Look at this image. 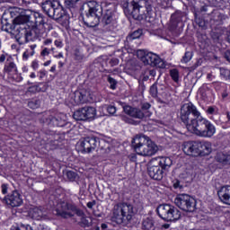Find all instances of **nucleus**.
I'll use <instances>...</instances> for the list:
<instances>
[{"label": "nucleus", "instance_id": "f257e3e1", "mask_svg": "<svg viewBox=\"0 0 230 230\" xmlns=\"http://www.w3.org/2000/svg\"><path fill=\"white\" fill-rule=\"evenodd\" d=\"M180 119L189 132L199 137H213L217 132L215 125L202 117L192 102L184 103L181 107Z\"/></svg>", "mask_w": 230, "mask_h": 230}, {"label": "nucleus", "instance_id": "f03ea898", "mask_svg": "<svg viewBox=\"0 0 230 230\" xmlns=\"http://www.w3.org/2000/svg\"><path fill=\"white\" fill-rule=\"evenodd\" d=\"M124 13L128 15H132L136 21H143L154 22L155 21V11L152 7V4L145 0H128L124 4Z\"/></svg>", "mask_w": 230, "mask_h": 230}, {"label": "nucleus", "instance_id": "7ed1b4c3", "mask_svg": "<svg viewBox=\"0 0 230 230\" xmlns=\"http://www.w3.org/2000/svg\"><path fill=\"white\" fill-rule=\"evenodd\" d=\"M131 146L136 154L143 157H152V155H155L159 151L157 145L145 135H137L133 138Z\"/></svg>", "mask_w": 230, "mask_h": 230}, {"label": "nucleus", "instance_id": "20e7f679", "mask_svg": "<svg viewBox=\"0 0 230 230\" xmlns=\"http://www.w3.org/2000/svg\"><path fill=\"white\" fill-rule=\"evenodd\" d=\"M172 162V158L168 156H158L153 158L148 165L147 173L154 181H163L164 172L170 170Z\"/></svg>", "mask_w": 230, "mask_h": 230}, {"label": "nucleus", "instance_id": "39448f33", "mask_svg": "<svg viewBox=\"0 0 230 230\" xmlns=\"http://www.w3.org/2000/svg\"><path fill=\"white\" fill-rule=\"evenodd\" d=\"M134 215H136L134 206L130 203L122 202L114 206L111 218L112 222L116 224H124V226H127V224H130L132 218H134Z\"/></svg>", "mask_w": 230, "mask_h": 230}, {"label": "nucleus", "instance_id": "423d86ee", "mask_svg": "<svg viewBox=\"0 0 230 230\" xmlns=\"http://www.w3.org/2000/svg\"><path fill=\"white\" fill-rule=\"evenodd\" d=\"M88 10L83 17V21L88 28H96L100 24V18L103 12V7L98 2H88Z\"/></svg>", "mask_w": 230, "mask_h": 230}, {"label": "nucleus", "instance_id": "0eeeda50", "mask_svg": "<svg viewBox=\"0 0 230 230\" xmlns=\"http://www.w3.org/2000/svg\"><path fill=\"white\" fill-rule=\"evenodd\" d=\"M41 8L44 13L54 21H60L66 17L64 7L60 4V2L57 0H44L41 3Z\"/></svg>", "mask_w": 230, "mask_h": 230}, {"label": "nucleus", "instance_id": "6e6552de", "mask_svg": "<svg viewBox=\"0 0 230 230\" xmlns=\"http://www.w3.org/2000/svg\"><path fill=\"white\" fill-rule=\"evenodd\" d=\"M156 213L164 222H177L181 219V213L179 208L170 204H161L156 208Z\"/></svg>", "mask_w": 230, "mask_h": 230}, {"label": "nucleus", "instance_id": "1a4fd4ad", "mask_svg": "<svg viewBox=\"0 0 230 230\" xmlns=\"http://www.w3.org/2000/svg\"><path fill=\"white\" fill-rule=\"evenodd\" d=\"M137 57L145 66L159 67L160 69H164V67H166L164 61L155 53L148 52L145 49H139L137 51Z\"/></svg>", "mask_w": 230, "mask_h": 230}, {"label": "nucleus", "instance_id": "9d476101", "mask_svg": "<svg viewBox=\"0 0 230 230\" xmlns=\"http://www.w3.org/2000/svg\"><path fill=\"white\" fill-rule=\"evenodd\" d=\"M73 213H75L77 217H84V210L78 208L75 203L61 201L58 203L56 208V215L62 218H71L74 217Z\"/></svg>", "mask_w": 230, "mask_h": 230}, {"label": "nucleus", "instance_id": "9b49d317", "mask_svg": "<svg viewBox=\"0 0 230 230\" xmlns=\"http://www.w3.org/2000/svg\"><path fill=\"white\" fill-rule=\"evenodd\" d=\"M174 204L187 213H193L197 208V200L188 194H178L174 199Z\"/></svg>", "mask_w": 230, "mask_h": 230}, {"label": "nucleus", "instance_id": "f8f14e48", "mask_svg": "<svg viewBox=\"0 0 230 230\" xmlns=\"http://www.w3.org/2000/svg\"><path fill=\"white\" fill-rule=\"evenodd\" d=\"M101 24L106 31H112L118 24V18H116V13L112 9H107L102 13Z\"/></svg>", "mask_w": 230, "mask_h": 230}, {"label": "nucleus", "instance_id": "ddd939ff", "mask_svg": "<svg viewBox=\"0 0 230 230\" xmlns=\"http://www.w3.org/2000/svg\"><path fill=\"white\" fill-rule=\"evenodd\" d=\"M17 19H19V16L13 20V23H10L8 22V20L6 18L2 17L1 24L3 31H6L7 33L15 35V37L17 38L19 35V31H21V27L22 26V22H24L23 21H19Z\"/></svg>", "mask_w": 230, "mask_h": 230}, {"label": "nucleus", "instance_id": "4468645a", "mask_svg": "<svg viewBox=\"0 0 230 230\" xmlns=\"http://www.w3.org/2000/svg\"><path fill=\"white\" fill-rule=\"evenodd\" d=\"M0 200L9 208H19L22 206V196L17 190H13L9 192L4 198L0 197Z\"/></svg>", "mask_w": 230, "mask_h": 230}, {"label": "nucleus", "instance_id": "2eb2a0df", "mask_svg": "<svg viewBox=\"0 0 230 230\" xmlns=\"http://www.w3.org/2000/svg\"><path fill=\"white\" fill-rule=\"evenodd\" d=\"M16 39L20 44L30 42V40H33V39H35V30L30 28L28 23L22 22Z\"/></svg>", "mask_w": 230, "mask_h": 230}, {"label": "nucleus", "instance_id": "dca6fc26", "mask_svg": "<svg viewBox=\"0 0 230 230\" xmlns=\"http://www.w3.org/2000/svg\"><path fill=\"white\" fill-rule=\"evenodd\" d=\"M100 143V138L96 137H84L80 144L83 152L85 154H91L93 150H96V146H98Z\"/></svg>", "mask_w": 230, "mask_h": 230}, {"label": "nucleus", "instance_id": "f3484780", "mask_svg": "<svg viewBox=\"0 0 230 230\" xmlns=\"http://www.w3.org/2000/svg\"><path fill=\"white\" fill-rule=\"evenodd\" d=\"M123 111L125 114H128L130 118H135V119H143V118H150L152 116V112H143L141 109L128 105L123 106Z\"/></svg>", "mask_w": 230, "mask_h": 230}, {"label": "nucleus", "instance_id": "a211bd4d", "mask_svg": "<svg viewBox=\"0 0 230 230\" xmlns=\"http://www.w3.org/2000/svg\"><path fill=\"white\" fill-rule=\"evenodd\" d=\"M34 22L36 26H44L46 22H44V18L41 16L39 13H25V14H20L18 16L17 21H23V22Z\"/></svg>", "mask_w": 230, "mask_h": 230}, {"label": "nucleus", "instance_id": "6ab92c4d", "mask_svg": "<svg viewBox=\"0 0 230 230\" xmlns=\"http://www.w3.org/2000/svg\"><path fill=\"white\" fill-rule=\"evenodd\" d=\"M75 102L77 105L94 102V95L89 90H82L81 92L75 93Z\"/></svg>", "mask_w": 230, "mask_h": 230}, {"label": "nucleus", "instance_id": "aec40b11", "mask_svg": "<svg viewBox=\"0 0 230 230\" xmlns=\"http://www.w3.org/2000/svg\"><path fill=\"white\" fill-rule=\"evenodd\" d=\"M182 150L186 155H192L193 157H197V155H199V141L184 142Z\"/></svg>", "mask_w": 230, "mask_h": 230}, {"label": "nucleus", "instance_id": "412c9836", "mask_svg": "<svg viewBox=\"0 0 230 230\" xmlns=\"http://www.w3.org/2000/svg\"><path fill=\"white\" fill-rule=\"evenodd\" d=\"M158 96H161L158 97L159 103L168 105L170 104V102H172V93L164 85H160V92Z\"/></svg>", "mask_w": 230, "mask_h": 230}, {"label": "nucleus", "instance_id": "4be33fe9", "mask_svg": "<svg viewBox=\"0 0 230 230\" xmlns=\"http://www.w3.org/2000/svg\"><path fill=\"white\" fill-rule=\"evenodd\" d=\"M217 195L219 197V200H221L223 204L230 206V185L221 187L217 191Z\"/></svg>", "mask_w": 230, "mask_h": 230}, {"label": "nucleus", "instance_id": "5701e85b", "mask_svg": "<svg viewBox=\"0 0 230 230\" xmlns=\"http://www.w3.org/2000/svg\"><path fill=\"white\" fill-rule=\"evenodd\" d=\"M212 151V145L208 141H198L199 155H209Z\"/></svg>", "mask_w": 230, "mask_h": 230}, {"label": "nucleus", "instance_id": "b1692460", "mask_svg": "<svg viewBox=\"0 0 230 230\" xmlns=\"http://www.w3.org/2000/svg\"><path fill=\"white\" fill-rule=\"evenodd\" d=\"M215 159L217 163L223 164V166L230 165V155L220 152L216 155Z\"/></svg>", "mask_w": 230, "mask_h": 230}, {"label": "nucleus", "instance_id": "393cba45", "mask_svg": "<svg viewBox=\"0 0 230 230\" xmlns=\"http://www.w3.org/2000/svg\"><path fill=\"white\" fill-rule=\"evenodd\" d=\"M182 17H184V13L182 12H176L171 16V24L173 28H177L180 22H182Z\"/></svg>", "mask_w": 230, "mask_h": 230}, {"label": "nucleus", "instance_id": "a878e982", "mask_svg": "<svg viewBox=\"0 0 230 230\" xmlns=\"http://www.w3.org/2000/svg\"><path fill=\"white\" fill-rule=\"evenodd\" d=\"M29 217L33 220H41L42 217H44V212L39 208H33L30 209Z\"/></svg>", "mask_w": 230, "mask_h": 230}, {"label": "nucleus", "instance_id": "bb28decb", "mask_svg": "<svg viewBox=\"0 0 230 230\" xmlns=\"http://www.w3.org/2000/svg\"><path fill=\"white\" fill-rule=\"evenodd\" d=\"M143 230H155V221L152 217H146L142 221Z\"/></svg>", "mask_w": 230, "mask_h": 230}, {"label": "nucleus", "instance_id": "cd10ccee", "mask_svg": "<svg viewBox=\"0 0 230 230\" xmlns=\"http://www.w3.org/2000/svg\"><path fill=\"white\" fill-rule=\"evenodd\" d=\"M73 118L74 119H75V121H87L84 108L79 109L75 111L73 114Z\"/></svg>", "mask_w": 230, "mask_h": 230}, {"label": "nucleus", "instance_id": "c85d7f7f", "mask_svg": "<svg viewBox=\"0 0 230 230\" xmlns=\"http://www.w3.org/2000/svg\"><path fill=\"white\" fill-rule=\"evenodd\" d=\"M81 217V221L78 223L81 227H91V224H93V219L91 217H85V214L84 213Z\"/></svg>", "mask_w": 230, "mask_h": 230}, {"label": "nucleus", "instance_id": "c756f323", "mask_svg": "<svg viewBox=\"0 0 230 230\" xmlns=\"http://www.w3.org/2000/svg\"><path fill=\"white\" fill-rule=\"evenodd\" d=\"M85 111L86 119H93L96 116V108L94 107H84Z\"/></svg>", "mask_w": 230, "mask_h": 230}, {"label": "nucleus", "instance_id": "7c9ffc66", "mask_svg": "<svg viewBox=\"0 0 230 230\" xmlns=\"http://www.w3.org/2000/svg\"><path fill=\"white\" fill-rule=\"evenodd\" d=\"M161 85L163 84H154L149 90V93L152 96V98H157V96H159V93H161Z\"/></svg>", "mask_w": 230, "mask_h": 230}, {"label": "nucleus", "instance_id": "2f4dec72", "mask_svg": "<svg viewBox=\"0 0 230 230\" xmlns=\"http://www.w3.org/2000/svg\"><path fill=\"white\" fill-rule=\"evenodd\" d=\"M4 71L5 73H12V71H17V66H15V63H13V61L6 62L4 67Z\"/></svg>", "mask_w": 230, "mask_h": 230}, {"label": "nucleus", "instance_id": "473e14b6", "mask_svg": "<svg viewBox=\"0 0 230 230\" xmlns=\"http://www.w3.org/2000/svg\"><path fill=\"white\" fill-rule=\"evenodd\" d=\"M143 35V30L138 29L135 31L133 33H131L129 36H128V40H134L136 39H139Z\"/></svg>", "mask_w": 230, "mask_h": 230}, {"label": "nucleus", "instance_id": "72a5a7b5", "mask_svg": "<svg viewBox=\"0 0 230 230\" xmlns=\"http://www.w3.org/2000/svg\"><path fill=\"white\" fill-rule=\"evenodd\" d=\"M80 0H65V6L68 9V10H73L75 8H76V4L79 2Z\"/></svg>", "mask_w": 230, "mask_h": 230}, {"label": "nucleus", "instance_id": "f704fd0d", "mask_svg": "<svg viewBox=\"0 0 230 230\" xmlns=\"http://www.w3.org/2000/svg\"><path fill=\"white\" fill-rule=\"evenodd\" d=\"M199 93L202 98H208V94L209 93V87L208 84H203L199 89Z\"/></svg>", "mask_w": 230, "mask_h": 230}, {"label": "nucleus", "instance_id": "c9c22d12", "mask_svg": "<svg viewBox=\"0 0 230 230\" xmlns=\"http://www.w3.org/2000/svg\"><path fill=\"white\" fill-rule=\"evenodd\" d=\"M191 58H193V51H186L181 62H182V64H188Z\"/></svg>", "mask_w": 230, "mask_h": 230}, {"label": "nucleus", "instance_id": "e433bc0d", "mask_svg": "<svg viewBox=\"0 0 230 230\" xmlns=\"http://www.w3.org/2000/svg\"><path fill=\"white\" fill-rule=\"evenodd\" d=\"M220 76L225 80H230V70L225 67L220 68Z\"/></svg>", "mask_w": 230, "mask_h": 230}, {"label": "nucleus", "instance_id": "4c0bfd02", "mask_svg": "<svg viewBox=\"0 0 230 230\" xmlns=\"http://www.w3.org/2000/svg\"><path fill=\"white\" fill-rule=\"evenodd\" d=\"M13 230H33L30 225H24L22 223L13 226Z\"/></svg>", "mask_w": 230, "mask_h": 230}, {"label": "nucleus", "instance_id": "58836bf2", "mask_svg": "<svg viewBox=\"0 0 230 230\" xmlns=\"http://www.w3.org/2000/svg\"><path fill=\"white\" fill-rule=\"evenodd\" d=\"M170 76L173 80V82H179V70L172 69L170 70Z\"/></svg>", "mask_w": 230, "mask_h": 230}, {"label": "nucleus", "instance_id": "ea45409f", "mask_svg": "<svg viewBox=\"0 0 230 230\" xmlns=\"http://www.w3.org/2000/svg\"><path fill=\"white\" fill-rule=\"evenodd\" d=\"M38 90L40 91V93H46V91H48V84L46 83H38Z\"/></svg>", "mask_w": 230, "mask_h": 230}, {"label": "nucleus", "instance_id": "a19ab883", "mask_svg": "<svg viewBox=\"0 0 230 230\" xmlns=\"http://www.w3.org/2000/svg\"><path fill=\"white\" fill-rule=\"evenodd\" d=\"M150 107H152V105L150 103L143 102V103H141L140 111H142V112H150Z\"/></svg>", "mask_w": 230, "mask_h": 230}, {"label": "nucleus", "instance_id": "79ce46f5", "mask_svg": "<svg viewBox=\"0 0 230 230\" xmlns=\"http://www.w3.org/2000/svg\"><path fill=\"white\" fill-rule=\"evenodd\" d=\"M106 111L109 114H111L112 116H114V114H116V106L111 104L106 106Z\"/></svg>", "mask_w": 230, "mask_h": 230}, {"label": "nucleus", "instance_id": "37998d69", "mask_svg": "<svg viewBox=\"0 0 230 230\" xmlns=\"http://www.w3.org/2000/svg\"><path fill=\"white\" fill-rule=\"evenodd\" d=\"M50 51H55V48L48 49V48H43V49L40 52L41 57H48L49 55Z\"/></svg>", "mask_w": 230, "mask_h": 230}, {"label": "nucleus", "instance_id": "c03bdc74", "mask_svg": "<svg viewBox=\"0 0 230 230\" xmlns=\"http://www.w3.org/2000/svg\"><path fill=\"white\" fill-rule=\"evenodd\" d=\"M108 82L111 84V89H112V90L116 89V85L118 84V82L116 81V79L109 76Z\"/></svg>", "mask_w": 230, "mask_h": 230}, {"label": "nucleus", "instance_id": "a18cd8bd", "mask_svg": "<svg viewBox=\"0 0 230 230\" xmlns=\"http://www.w3.org/2000/svg\"><path fill=\"white\" fill-rule=\"evenodd\" d=\"M28 93H31L32 94H35V93H40V92L39 91V86H38V84H34V85H32V86H30V87L28 88Z\"/></svg>", "mask_w": 230, "mask_h": 230}, {"label": "nucleus", "instance_id": "49530a36", "mask_svg": "<svg viewBox=\"0 0 230 230\" xmlns=\"http://www.w3.org/2000/svg\"><path fill=\"white\" fill-rule=\"evenodd\" d=\"M40 102L39 101H31L28 103L30 109H39Z\"/></svg>", "mask_w": 230, "mask_h": 230}, {"label": "nucleus", "instance_id": "de8ad7c7", "mask_svg": "<svg viewBox=\"0 0 230 230\" xmlns=\"http://www.w3.org/2000/svg\"><path fill=\"white\" fill-rule=\"evenodd\" d=\"M66 177L70 181H75V179H76V172L73 171H68L66 172Z\"/></svg>", "mask_w": 230, "mask_h": 230}, {"label": "nucleus", "instance_id": "09e8293b", "mask_svg": "<svg viewBox=\"0 0 230 230\" xmlns=\"http://www.w3.org/2000/svg\"><path fill=\"white\" fill-rule=\"evenodd\" d=\"M35 48H37V45H31L30 48L27 49L29 57H33V55H35Z\"/></svg>", "mask_w": 230, "mask_h": 230}, {"label": "nucleus", "instance_id": "8fccbe9b", "mask_svg": "<svg viewBox=\"0 0 230 230\" xmlns=\"http://www.w3.org/2000/svg\"><path fill=\"white\" fill-rule=\"evenodd\" d=\"M109 64L111 67H114V66H118V64H119V59H118V58H113L109 61Z\"/></svg>", "mask_w": 230, "mask_h": 230}, {"label": "nucleus", "instance_id": "3c124183", "mask_svg": "<svg viewBox=\"0 0 230 230\" xmlns=\"http://www.w3.org/2000/svg\"><path fill=\"white\" fill-rule=\"evenodd\" d=\"M1 191L3 195H6V193H8V184L3 183L1 185Z\"/></svg>", "mask_w": 230, "mask_h": 230}, {"label": "nucleus", "instance_id": "603ef678", "mask_svg": "<svg viewBox=\"0 0 230 230\" xmlns=\"http://www.w3.org/2000/svg\"><path fill=\"white\" fill-rule=\"evenodd\" d=\"M39 75H40V80H42V78H44V76L48 75V72L45 69H41L39 71Z\"/></svg>", "mask_w": 230, "mask_h": 230}, {"label": "nucleus", "instance_id": "864d4df0", "mask_svg": "<svg viewBox=\"0 0 230 230\" xmlns=\"http://www.w3.org/2000/svg\"><path fill=\"white\" fill-rule=\"evenodd\" d=\"M31 67L34 71H37L39 69V61L37 60L32 61Z\"/></svg>", "mask_w": 230, "mask_h": 230}, {"label": "nucleus", "instance_id": "5fc2aeb1", "mask_svg": "<svg viewBox=\"0 0 230 230\" xmlns=\"http://www.w3.org/2000/svg\"><path fill=\"white\" fill-rule=\"evenodd\" d=\"M54 44L57 48H63L64 47V43L62 42V40H56L54 41Z\"/></svg>", "mask_w": 230, "mask_h": 230}, {"label": "nucleus", "instance_id": "6e6d98bb", "mask_svg": "<svg viewBox=\"0 0 230 230\" xmlns=\"http://www.w3.org/2000/svg\"><path fill=\"white\" fill-rule=\"evenodd\" d=\"M96 206V201H90L87 203V208L93 209V207Z\"/></svg>", "mask_w": 230, "mask_h": 230}, {"label": "nucleus", "instance_id": "4d7b16f0", "mask_svg": "<svg viewBox=\"0 0 230 230\" xmlns=\"http://www.w3.org/2000/svg\"><path fill=\"white\" fill-rule=\"evenodd\" d=\"M53 43V40L51 39H47L43 41L44 46H49V44Z\"/></svg>", "mask_w": 230, "mask_h": 230}, {"label": "nucleus", "instance_id": "13d9d810", "mask_svg": "<svg viewBox=\"0 0 230 230\" xmlns=\"http://www.w3.org/2000/svg\"><path fill=\"white\" fill-rule=\"evenodd\" d=\"M149 76H152L154 78L156 75L155 69H151L148 71Z\"/></svg>", "mask_w": 230, "mask_h": 230}, {"label": "nucleus", "instance_id": "bf43d9fd", "mask_svg": "<svg viewBox=\"0 0 230 230\" xmlns=\"http://www.w3.org/2000/svg\"><path fill=\"white\" fill-rule=\"evenodd\" d=\"M208 114H215V108L208 107L207 110Z\"/></svg>", "mask_w": 230, "mask_h": 230}, {"label": "nucleus", "instance_id": "052dcab7", "mask_svg": "<svg viewBox=\"0 0 230 230\" xmlns=\"http://www.w3.org/2000/svg\"><path fill=\"white\" fill-rule=\"evenodd\" d=\"M23 60H28L30 58V54L28 53V50H26L22 55Z\"/></svg>", "mask_w": 230, "mask_h": 230}, {"label": "nucleus", "instance_id": "680f3d73", "mask_svg": "<svg viewBox=\"0 0 230 230\" xmlns=\"http://www.w3.org/2000/svg\"><path fill=\"white\" fill-rule=\"evenodd\" d=\"M225 58L230 62V50H227L226 53H225Z\"/></svg>", "mask_w": 230, "mask_h": 230}, {"label": "nucleus", "instance_id": "e2e57ef3", "mask_svg": "<svg viewBox=\"0 0 230 230\" xmlns=\"http://www.w3.org/2000/svg\"><path fill=\"white\" fill-rule=\"evenodd\" d=\"M33 3V0H22V4H25V6H28V4H31Z\"/></svg>", "mask_w": 230, "mask_h": 230}, {"label": "nucleus", "instance_id": "0e129e2a", "mask_svg": "<svg viewBox=\"0 0 230 230\" xmlns=\"http://www.w3.org/2000/svg\"><path fill=\"white\" fill-rule=\"evenodd\" d=\"M207 78L208 80H209V82H213V79L215 78V76L213 75V74L209 73L207 75Z\"/></svg>", "mask_w": 230, "mask_h": 230}, {"label": "nucleus", "instance_id": "69168bd1", "mask_svg": "<svg viewBox=\"0 0 230 230\" xmlns=\"http://www.w3.org/2000/svg\"><path fill=\"white\" fill-rule=\"evenodd\" d=\"M6 56H7V54H2L0 56V62L1 63L4 62V60H6Z\"/></svg>", "mask_w": 230, "mask_h": 230}, {"label": "nucleus", "instance_id": "338daca9", "mask_svg": "<svg viewBox=\"0 0 230 230\" xmlns=\"http://www.w3.org/2000/svg\"><path fill=\"white\" fill-rule=\"evenodd\" d=\"M174 188L177 189V188H182V186H181V181H177L176 182H174L173 184Z\"/></svg>", "mask_w": 230, "mask_h": 230}, {"label": "nucleus", "instance_id": "774afa93", "mask_svg": "<svg viewBox=\"0 0 230 230\" xmlns=\"http://www.w3.org/2000/svg\"><path fill=\"white\" fill-rule=\"evenodd\" d=\"M162 229H170V224L165 223V224L162 225Z\"/></svg>", "mask_w": 230, "mask_h": 230}]
</instances>
